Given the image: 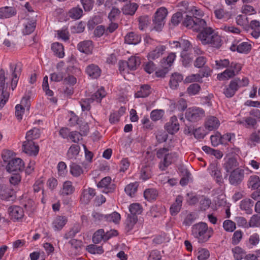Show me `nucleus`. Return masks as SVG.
<instances>
[{"mask_svg": "<svg viewBox=\"0 0 260 260\" xmlns=\"http://www.w3.org/2000/svg\"><path fill=\"white\" fill-rule=\"evenodd\" d=\"M128 63V69L129 70H136L141 63V60L139 57L131 56L127 61Z\"/></svg>", "mask_w": 260, "mask_h": 260, "instance_id": "nucleus-39", "label": "nucleus"}, {"mask_svg": "<svg viewBox=\"0 0 260 260\" xmlns=\"http://www.w3.org/2000/svg\"><path fill=\"white\" fill-rule=\"evenodd\" d=\"M141 36L134 32L128 33L125 37V42L128 44L136 45L141 41Z\"/></svg>", "mask_w": 260, "mask_h": 260, "instance_id": "nucleus-29", "label": "nucleus"}, {"mask_svg": "<svg viewBox=\"0 0 260 260\" xmlns=\"http://www.w3.org/2000/svg\"><path fill=\"white\" fill-rule=\"evenodd\" d=\"M213 234L212 228H209L206 223L200 222L191 227V234L199 243H205L209 240Z\"/></svg>", "mask_w": 260, "mask_h": 260, "instance_id": "nucleus-4", "label": "nucleus"}, {"mask_svg": "<svg viewBox=\"0 0 260 260\" xmlns=\"http://www.w3.org/2000/svg\"><path fill=\"white\" fill-rule=\"evenodd\" d=\"M8 212L11 219L14 221H19L24 216L23 210L20 206H11L8 208Z\"/></svg>", "mask_w": 260, "mask_h": 260, "instance_id": "nucleus-12", "label": "nucleus"}, {"mask_svg": "<svg viewBox=\"0 0 260 260\" xmlns=\"http://www.w3.org/2000/svg\"><path fill=\"white\" fill-rule=\"evenodd\" d=\"M249 27L252 29L251 35L255 39L258 38L260 36V23L259 22L253 20H252L249 24Z\"/></svg>", "mask_w": 260, "mask_h": 260, "instance_id": "nucleus-31", "label": "nucleus"}, {"mask_svg": "<svg viewBox=\"0 0 260 260\" xmlns=\"http://www.w3.org/2000/svg\"><path fill=\"white\" fill-rule=\"evenodd\" d=\"M183 77L181 74L175 73L173 74L170 80V87L172 89H176L179 82L183 80Z\"/></svg>", "mask_w": 260, "mask_h": 260, "instance_id": "nucleus-35", "label": "nucleus"}, {"mask_svg": "<svg viewBox=\"0 0 260 260\" xmlns=\"http://www.w3.org/2000/svg\"><path fill=\"white\" fill-rule=\"evenodd\" d=\"M165 128L170 134L177 133L179 129V124L177 117L175 116L171 117L170 121L165 124Z\"/></svg>", "mask_w": 260, "mask_h": 260, "instance_id": "nucleus-15", "label": "nucleus"}, {"mask_svg": "<svg viewBox=\"0 0 260 260\" xmlns=\"http://www.w3.org/2000/svg\"><path fill=\"white\" fill-rule=\"evenodd\" d=\"M24 28L23 29V34L25 35H28L32 33L36 26V20H27L24 23Z\"/></svg>", "mask_w": 260, "mask_h": 260, "instance_id": "nucleus-34", "label": "nucleus"}, {"mask_svg": "<svg viewBox=\"0 0 260 260\" xmlns=\"http://www.w3.org/2000/svg\"><path fill=\"white\" fill-rule=\"evenodd\" d=\"M24 168V163L19 158H12L7 164L6 169L9 173H17L22 171Z\"/></svg>", "mask_w": 260, "mask_h": 260, "instance_id": "nucleus-9", "label": "nucleus"}, {"mask_svg": "<svg viewBox=\"0 0 260 260\" xmlns=\"http://www.w3.org/2000/svg\"><path fill=\"white\" fill-rule=\"evenodd\" d=\"M239 162L236 158L234 157H229L224 158V162L223 167L226 172H231L233 170L239 168Z\"/></svg>", "mask_w": 260, "mask_h": 260, "instance_id": "nucleus-16", "label": "nucleus"}, {"mask_svg": "<svg viewBox=\"0 0 260 260\" xmlns=\"http://www.w3.org/2000/svg\"><path fill=\"white\" fill-rule=\"evenodd\" d=\"M181 56L182 57V62L184 66L187 67L191 63L193 58L192 56H190L189 54L181 52Z\"/></svg>", "mask_w": 260, "mask_h": 260, "instance_id": "nucleus-62", "label": "nucleus"}, {"mask_svg": "<svg viewBox=\"0 0 260 260\" xmlns=\"http://www.w3.org/2000/svg\"><path fill=\"white\" fill-rule=\"evenodd\" d=\"M9 178V182L11 184L14 186L18 185L21 181V177L18 173H12Z\"/></svg>", "mask_w": 260, "mask_h": 260, "instance_id": "nucleus-64", "label": "nucleus"}, {"mask_svg": "<svg viewBox=\"0 0 260 260\" xmlns=\"http://www.w3.org/2000/svg\"><path fill=\"white\" fill-rule=\"evenodd\" d=\"M235 76L234 71L230 69L225 70L223 73L218 74L217 78L219 80L228 79Z\"/></svg>", "mask_w": 260, "mask_h": 260, "instance_id": "nucleus-58", "label": "nucleus"}, {"mask_svg": "<svg viewBox=\"0 0 260 260\" xmlns=\"http://www.w3.org/2000/svg\"><path fill=\"white\" fill-rule=\"evenodd\" d=\"M248 225L250 227H257L260 225V214H256L252 215L249 222Z\"/></svg>", "mask_w": 260, "mask_h": 260, "instance_id": "nucleus-60", "label": "nucleus"}, {"mask_svg": "<svg viewBox=\"0 0 260 260\" xmlns=\"http://www.w3.org/2000/svg\"><path fill=\"white\" fill-rule=\"evenodd\" d=\"M247 187L252 190L258 189L260 187V178L256 175L250 176L247 181Z\"/></svg>", "mask_w": 260, "mask_h": 260, "instance_id": "nucleus-28", "label": "nucleus"}, {"mask_svg": "<svg viewBox=\"0 0 260 260\" xmlns=\"http://www.w3.org/2000/svg\"><path fill=\"white\" fill-rule=\"evenodd\" d=\"M22 148L23 151L29 155L36 156L39 151V146L36 145L34 141L31 140H26L24 141L22 145Z\"/></svg>", "mask_w": 260, "mask_h": 260, "instance_id": "nucleus-11", "label": "nucleus"}, {"mask_svg": "<svg viewBox=\"0 0 260 260\" xmlns=\"http://www.w3.org/2000/svg\"><path fill=\"white\" fill-rule=\"evenodd\" d=\"M120 215L116 212H113L111 214L106 215V221H107L117 223L120 221Z\"/></svg>", "mask_w": 260, "mask_h": 260, "instance_id": "nucleus-55", "label": "nucleus"}, {"mask_svg": "<svg viewBox=\"0 0 260 260\" xmlns=\"http://www.w3.org/2000/svg\"><path fill=\"white\" fill-rule=\"evenodd\" d=\"M40 136V131L39 128H34L27 132L26 135V139L31 140L38 139Z\"/></svg>", "mask_w": 260, "mask_h": 260, "instance_id": "nucleus-47", "label": "nucleus"}, {"mask_svg": "<svg viewBox=\"0 0 260 260\" xmlns=\"http://www.w3.org/2000/svg\"><path fill=\"white\" fill-rule=\"evenodd\" d=\"M66 72L68 76L66 77V85H70L69 87H66V95L69 96L74 93L73 86L77 82V79L75 76L80 74V70L77 67V63L75 57H72L67 62Z\"/></svg>", "mask_w": 260, "mask_h": 260, "instance_id": "nucleus-3", "label": "nucleus"}, {"mask_svg": "<svg viewBox=\"0 0 260 260\" xmlns=\"http://www.w3.org/2000/svg\"><path fill=\"white\" fill-rule=\"evenodd\" d=\"M150 86L147 84L142 85L140 89L135 93V97L145 98L150 93Z\"/></svg>", "mask_w": 260, "mask_h": 260, "instance_id": "nucleus-40", "label": "nucleus"}, {"mask_svg": "<svg viewBox=\"0 0 260 260\" xmlns=\"http://www.w3.org/2000/svg\"><path fill=\"white\" fill-rule=\"evenodd\" d=\"M185 116V118L189 121L191 122H197L205 116V111L200 108H189L186 110Z\"/></svg>", "mask_w": 260, "mask_h": 260, "instance_id": "nucleus-6", "label": "nucleus"}, {"mask_svg": "<svg viewBox=\"0 0 260 260\" xmlns=\"http://www.w3.org/2000/svg\"><path fill=\"white\" fill-rule=\"evenodd\" d=\"M223 228L227 232H233L236 229V223L231 220H225L223 222Z\"/></svg>", "mask_w": 260, "mask_h": 260, "instance_id": "nucleus-54", "label": "nucleus"}, {"mask_svg": "<svg viewBox=\"0 0 260 260\" xmlns=\"http://www.w3.org/2000/svg\"><path fill=\"white\" fill-rule=\"evenodd\" d=\"M138 7V5L137 4L129 3L125 5L122 9V11L124 15H133L135 13Z\"/></svg>", "mask_w": 260, "mask_h": 260, "instance_id": "nucleus-37", "label": "nucleus"}, {"mask_svg": "<svg viewBox=\"0 0 260 260\" xmlns=\"http://www.w3.org/2000/svg\"><path fill=\"white\" fill-rule=\"evenodd\" d=\"M208 27L206 22L204 19L195 16L194 25L192 27L193 30L201 32L206 27Z\"/></svg>", "mask_w": 260, "mask_h": 260, "instance_id": "nucleus-32", "label": "nucleus"}, {"mask_svg": "<svg viewBox=\"0 0 260 260\" xmlns=\"http://www.w3.org/2000/svg\"><path fill=\"white\" fill-rule=\"evenodd\" d=\"M52 225L55 231L61 230L65 225V219L63 216H57L53 221Z\"/></svg>", "mask_w": 260, "mask_h": 260, "instance_id": "nucleus-42", "label": "nucleus"}, {"mask_svg": "<svg viewBox=\"0 0 260 260\" xmlns=\"http://www.w3.org/2000/svg\"><path fill=\"white\" fill-rule=\"evenodd\" d=\"M129 211L131 215H137L142 212V208L139 203H133L129 205Z\"/></svg>", "mask_w": 260, "mask_h": 260, "instance_id": "nucleus-50", "label": "nucleus"}, {"mask_svg": "<svg viewBox=\"0 0 260 260\" xmlns=\"http://www.w3.org/2000/svg\"><path fill=\"white\" fill-rule=\"evenodd\" d=\"M215 17L219 19L230 18L229 13L226 12L223 9L219 8L214 11Z\"/></svg>", "mask_w": 260, "mask_h": 260, "instance_id": "nucleus-59", "label": "nucleus"}, {"mask_svg": "<svg viewBox=\"0 0 260 260\" xmlns=\"http://www.w3.org/2000/svg\"><path fill=\"white\" fill-rule=\"evenodd\" d=\"M237 123L239 124L242 125L246 128H255L257 125V122L255 119L251 117L250 115L249 116L243 117L237 119Z\"/></svg>", "mask_w": 260, "mask_h": 260, "instance_id": "nucleus-17", "label": "nucleus"}, {"mask_svg": "<svg viewBox=\"0 0 260 260\" xmlns=\"http://www.w3.org/2000/svg\"><path fill=\"white\" fill-rule=\"evenodd\" d=\"M167 14L168 11L164 7L159 8L155 12L153 21L154 24V28L156 30H159L163 27Z\"/></svg>", "mask_w": 260, "mask_h": 260, "instance_id": "nucleus-7", "label": "nucleus"}, {"mask_svg": "<svg viewBox=\"0 0 260 260\" xmlns=\"http://www.w3.org/2000/svg\"><path fill=\"white\" fill-rule=\"evenodd\" d=\"M219 124V121L216 117L210 116L207 118L205 126L208 130L213 131L217 128Z\"/></svg>", "mask_w": 260, "mask_h": 260, "instance_id": "nucleus-21", "label": "nucleus"}, {"mask_svg": "<svg viewBox=\"0 0 260 260\" xmlns=\"http://www.w3.org/2000/svg\"><path fill=\"white\" fill-rule=\"evenodd\" d=\"M95 195V190L92 188H89L87 190L84 191L83 194L81 197V200L85 204H87Z\"/></svg>", "mask_w": 260, "mask_h": 260, "instance_id": "nucleus-44", "label": "nucleus"}, {"mask_svg": "<svg viewBox=\"0 0 260 260\" xmlns=\"http://www.w3.org/2000/svg\"><path fill=\"white\" fill-rule=\"evenodd\" d=\"M232 251L236 260H241L246 255L245 250L239 246L232 248Z\"/></svg>", "mask_w": 260, "mask_h": 260, "instance_id": "nucleus-41", "label": "nucleus"}, {"mask_svg": "<svg viewBox=\"0 0 260 260\" xmlns=\"http://www.w3.org/2000/svg\"><path fill=\"white\" fill-rule=\"evenodd\" d=\"M82 172V168L78 165L72 163L70 166V173L75 177L79 176Z\"/></svg>", "mask_w": 260, "mask_h": 260, "instance_id": "nucleus-61", "label": "nucleus"}, {"mask_svg": "<svg viewBox=\"0 0 260 260\" xmlns=\"http://www.w3.org/2000/svg\"><path fill=\"white\" fill-rule=\"evenodd\" d=\"M183 197L178 196L175 202L171 205L170 208V213L172 215H176L180 211L182 207Z\"/></svg>", "mask_w": 260, "mask_h": 260, "instance_id": "nucleus-23", "label": "nucleus"}, {"mask_svg": "<svg viewBox=\"0 0 260 260\" xmlns=\"http://www.w3.org/2000/svg\"><path fill=\"white\" fill-rule=\"evenodd\" d=\"M16 14L15 8L12 7H6L0 9V18H10Z\"/></svg>", "mask_w": 260, "mask_h": 260, "instance_id": "nucleus-27", "label": "nucleus"}, {"mask_svg": "<svg viewBox=\"0 0 260 260\" xmlns=\"http://www.w3.org/2000/svg\"><path fill=\"white\" fill-rule=\"evenodd\" d=\"M158 192L154 188L146 189L144 191V198L149 202H152L156 200Z\"/></svg>", "mask_w": 260, "mask_h": 260, "instance_id": "nucleus-33", "label": "nucleus"}, {"mask_svg": "<svg viewBox=\"0 0 260 260\" xmlns=\"http://www.w3.org/2000/svg\"><path fill=\"white\" fill-rule=\"evenodd\" d=\"M78 49L81 52L84 53L86 54L92 53L93 45L92 41L85 40L80 42L77 46Z\"/></svg>", "mask_w": 260, "mask_h": 260, "instance_id": "nucleus-18", "label": "nucleus"}, {"mask_svg": "<svg viewBox=\"0 0 260 260\" xmlns=\"http://www.w3.org/2000/svg\"><path fill=\"white\" fill-rule=\"evenodd\" d=\"M176 55L175 53H170L167 58H164L161 60V65L164 68H168L171 66L175 58Z\"/></svg>", "mask_w": 260, "mask_h": 260, "instance_id": "nucleus-49", "label": "nucleus"}, {"mask_svg": "<svg viewBox=\"0 0 260 260\" xmlns=\"http://www.w3.org/2000/svg\"><path fill=\"white\" fill-rule=\"evenodd\" d=\"M102 240L105 241V232L103 229H100L94 233L92 241L94 243H99Z\"/></svg>", "mask_w": 260, "mask_h": 260, "instance_id": "nucleus-48", "label": "nucleus"}, {"mask_svg": "<svg viewBox=\"0 0 260 260\" xmlns=\"http://www.w3.org/2000/svg\"><path fill=\"white\" fill-rule=\"evenodd\" d=\"M251 48V44L248 42H243L238 45L233 44L230 49L232 51H237L239 53H248Z\"/></svg>", "mask_w": 260, "mask_h": 260, "instance_id": "nucleus-20", "label": "nucleus"}, {"mask_svg": "<svg viewBox=\"0 0 260 260\" xmlns=\"http://www.w3.org/2000/svg\"><path fill=\"white\" fill-rule=\"evenodd\" d=\"M15 191L10 186L6 184L0 185V198L2 200H13Z\"/></svg>", "mask_w": 260, "mask_h": 260, "instance_id": "nucleus-13", "label": "nucleus"}, {"mask_svg": "<svg viewBox=\"0 0 260 260\" xmlns=\"http://www.w3.org/2000/svg\"><path fill=\"white\" fill-rule=\"evenodd\" d=\"M164 112L162 110H154L150 113V117L153 121H157L163 116Z\"/></svg>", "mask_w": 260, "mask_h": 260, "instance_id": "nucleus-63", "label": "nucleus"}, {"mask_svg": "<svg viewBox=\"0 0 260 260\" xmlns=\"http://www.w3.org/2000/svg\"><path fill=\"white\" fill-rule=\"evenodd\" d=\"M245 171L241 168H237L230 172L229 180L230 183L234 186H237L241 183L244 178Z\"/></svg>", "mask_w": 260, "mask_h": 260, "instance_id": "nucleus-8", "label": "nucleus"}, {"mask_svg": "<svg viewBox=\"0 0 260 260\" xmlns=\"http://www.w3.org/2000/svg\"><path fill=\"white\" fill-rule=\"evenodd\" d=\"M237 85V84L236 82L232 80L229 85L224 88L223 93L226 98H230L235 95L236 91L238 90Z\"/></svg>", "mask_w": 260, "mask_h": 260, "instance_id": "nucleus-25", "label": "nucleus"}, {"mask_svg": "<svg viewBox=\"0 0 260 260\" xmlns=\"http://www.w3.org/2000/svg\"><path fill=\"white\" fill-rule=\"evenodd\" d=\"M80 151V147L78 145H72L69 148L68 152V155L69 158H76Z\"/></svg>", "mask_w": 260, "mask_h": 260, "instance_id": "nucleus-52", "label": "nucleus"}, {"mask_svg": "<svg viewBox=\"0 0 260 260\" xmlns=\"http://www.w3.org/2000/svg\"><path fill=\"white\" fill-rule=\"evenodd\" d=\"M254 202L250 199H246L241 201L240 204V208L244 211L245 213L251 214L252 213V207Z\"/></svg>", "mask_w": 260, "mask_h": 260, "instance_id": "nucleus-22", "label": "nucleus"}, {"mask_svg": "<svg viewBox=\"0 0 260 260\" xmlns=\"http://www.w3.org/2000/svg\"><path fill=\"white\" fill-rule=\"evenodd\" d=\"M87 251L92 254H102L104 252L102 246L90 244L87 247Z\"/></svg>", "mask_w": 260, "mask_h": 260, "instance_id": "nucleus-57", "label": "nucleus"}, {"mask_svg": "<svg viewBox=\"0 0 260 260\" xmlns=\"http://www.w3.org/2000/svg\"><path fill=\"white\" fill-rule=\"evenodd\" d=\"M211 175L215 179L217 183L222 182V177L220 170L215 164H211L209 167Z\"/></svg>", "mask_w": 260, "mask_h": 260, "instance_id": "nucleus-26", "label": "nucleus"}, {"mask_svg": "<svg viewBox=\"0 0 260 260\" xmlns=\"http://www.w3.org/2000/svg\"><path fill=\"white\" fill-rule=\"evenodd\" d=\"M138 221V217L137 215H132L128 214L127 218L125 220V227L128 231L131 230L135 224Z\"/></svg>", "mask_w": 260, "mask_h": 260, "instance_id": "nucleus-43", "label": "nucleus"}, {"mask_svg": "<svg viewBox=\"0 0 260 260\" xmlns=\"http://www.w3.org/2000/svg\"><path fill=\"white\" fill-rule=\"evenodd\" d=\"M166 49L165 46L159 45L157 46L153 50L149 53L148 57L149 59H155L159 57Z\"/></svg>", "mask_w": 260, "mask_h": 260, "instance_id": "nucleus-30", "label": "nucleus"}, {"mask_svg": "<svg viewBox=\"0 0 260 260\" xmlns=\"http://www.w3.org/2000/svg\"><path fill=\"white\" fill-rule=\"evenodd\" d=\"M68 15L71 18L78 20L82 16L83 10L79 7H74L69 11Z\"/></svg>", "mask_w": 260, "mask_h": 260, "instance_id": "nucleus-38", "label": "nucleus"}, {"mask_svg": "<svg viewBox=\"0 0 260 260\" xmlns=\"http://www.w3.org/2000/svg\"><path fill=\"white\" fill-rule=\"evenodd\" d=\"M85 72L92 79H97L101 74V70L99 66L94 64L88 65L86 68Z\"/></svg>", "mask_w": 260, "mask_h": 260, "instance_id": "nucleus-19", "label": "nucleus"}, {"mask_svg": "<svg viewBox=\"0 0 260 260\" xmlns=\"http://www.w3.org/2000/svg\"><path fill=\"white\" fill-rule=\"evenodd\" d=\"M156 156L161 159L159 163V168L161 171L166 170L177 158V154L175 152H169V149L167 148L159 149L156 152Z\"/></svg>", "mask_w": 260, "mask_h": 260, "instance_id": "nucleus-5", "label": "nucleus"}, {"mask_svg": "<svg viewBox=\"0 0 260 260\" xmlns=\"http://www.w3.org/2000/svg\"><path fill=\"white\" fill-rule=\"evenodd\" d=\"M197 38L203 45H209L216 48H219L221 46V37L210 26L199 32Z\"/></svg>", "mask_w": 260, "mask_h": 260, "instance_id": "nucleus-2", "label": "nucleus"}, {"mask_svg": "<svg viewBox=\"0 0 260 260\" xmlns=\"http://www.w3.org/2000/svg\"><path fill=\"white\" fill-rule=\"evenodd\" d=\"M151 177V171L149 167L145 166L141 169L140 179L146 181Z\"/></svg>", "mask_w": 260, "mask_h": 260, "instance_id": "nucleus-51", "label": "nucleus"}, {"mask_svg": "<svg viewBox=\"0 0 260 260\" xmlns=\"http://www.w3.org/2000/svg\"><path fill=\"white\" fill-rule=\"evenodd\" d=\"M260 142V129L253 132L247 140V144L249 145H255Z\"/></svg>", "mask_w": 260, "mask_h": 260, "instance_id": "nucleus-36", "label": "nucleus"}, {"mask_svg": "<svg viewBox=\"0 0 260 260\" xmlns=\"http://www.w3.org/2000/svg\"><path fill=\"white\" fill-rule=\"evenodd\" d=\"M111 178L110 177H106L103 178L97 184L99 188H104L103 192L108 193L113 192L115 188L114 184H111Z\"/></svg>", "mask_w": 260, "mask_h": 260, "instance_id": "nucleus-14", "label": "nucleus"}, {"mask_svg": "<svg viewBox=\"0 0 260 260\" xmlns=\"http://www.w3.org/2000/svg\"><path fill=\"white\" fill-rule=\"evenodd\" d=\"M106 95V91L104 88H100L96 92L92 94L90 98V101L93 102L96 101L98 102H100L101 100Z\"/></svg>", "mask_w": 260, "mask_h": 260, "instance_id": "nucleus-46", "label": "nucleus"}, {"mask_svg": "<svg viewBox=\"0 0 260 260\" xmlns=\"http://www.w3.org/2000/svg\"><path fill=\"white\" fill-rule=\"evenodd\" d=\"M138 186L139 184L136 182L130 183L125 187V192L127 195L132 197L137 192Z\"/></svg>", "mask_w": 260, "mask_h": 260, "instance_id": "nucleus-45", "label": "nucleus"}, {"mask_svg": "<svg viewBox=\"0 0 260 260\" xmlns=\"http://www.w3.org/2000/svg\"><path fill=\"white\" fill-rule=\"evenodd\" d=\"M236 23L238 25L242 26L245 29L248 27L247 17L245 15H239L236 18Z\"/></svg>", "mask_w": 260, "mask_h": 260, "instance_id": "nucleus-53", "label": "nucleus"}, {"mask_svg": "<svg viewBox=\"0 0 260 260\" xmlns=\"http://www.w3.org/2000/svg\"><path fill=\"white\" fill-rule=\"evenodd\" d=\"M243 233L241 230L236 231L232 238V243L233 245H238L242 239Z\"/></svg>", "mask_w": 260, "mask_h": 260, "instance_id": "nucleus-56", "label": "nucleus"}, {"mask_svg": "<svg viewBox=\"0 0 260 260\" xmlns=\"http://www.w3.org/2000/svg\"><path fill=\"white\" fill-rule=\"evenodd\" d=\"M9 66L10 74L7 73L6 76L5 70L3 69L0 70V108L6 104L10 95L8 91V81L6 84V80L9 79L12 89L14 90L17 86L21 74V68L18 64L11 63Z\"/></svg>", "mask_w": 260, "mask_h": 260, "instance_id": "nucleus-1", "label": "nucleus"}, {"mask_svg": "<svg viewBox=\"0 0 260 260\" xmlns=\"http://www.w3.org/2000/svg\"><path fill=\"white\" fill-rule=\"evenodd\" d=\"M56 71L50 74V80L54 82L61 81L65 76L64 63L61 61L56 64Z\"/></svg>", "mask_w": 260, "mask_h": 260, "instance_id": "nucleus-10", "label": "nucleus"}, {"mask_svg": "<svg viewBox=\"0 0 260 260\" xmlns=\"http://www.w3.org/2000/svg\"><path fill=\"white\" fill-rule=\"evenodd\" d=\"M51 48L55 56L60 58L64 57V47L62 44L58 42L53 43L51 45Z\"/></svg>", "mask_w": 260, "mask_h": 260, "instance_id": "nucleus-24", "label": "nucleus"}]
</instances>
